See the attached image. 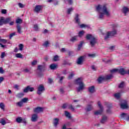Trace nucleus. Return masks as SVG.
I'll return each instance as SVG.
<instances>
[{"label":"nucleus","mask_w":129,"mask_h":129,"mask_svg":"<svg viewBox=\"0 0 129 129\" xmlns=\"http://www.w3.org/2000/svg\"><path fill=\"white\" fill-rule=\"evenodd\" d=\"M6 56H7V55H6V52H2L1 56L2 59H4V58H5Z\"/></svg>","instance_id":"nucleus-53"},{"label":"nucleus","mask_w":129,"mask_h":129,"mask_svg":"<svg viewBox=\"0 0 129 129\" xmlns=\"http://www.w3.org/2000/svg\"><path fill=\"white\" fill-rule=\"evenodd\" d=\"M70 42L72 43H75V42H77L78 41V35H75L72 37L70 39Z\"/></svg>","instance_id":"nucleus-16"},{"label":"nucleus","mask_w":129,"mask_h":129,"mask_svg":"<svg viewBox=\"0 0 129 129\" xmlns=\"http://www.w3.org/2000/svg\"><path fill=\"white\" fill-rule=\"evenodd\" d=\"M64 115L68 118H69V119H71V118H72V116H71V114L68 111H64Z\"/></svg>","instance_id":"nucleus-23"},{"label":"nucleus","mask_w":129,"mask_h":129,"mask_svg":"<svg viewBox=\"0 0 129 129\" xmlns=\"http://www.w3.org/2000/svg\"><path fill=\"white\" fill-rule=\"evenodd\" d=\"M56 79H58V82L59 84H62L63 83V80L65 79V77L61 76V74H56Z\"/></svg>","instance_id":"nucleus-7"},{"label":"nucleus","mask_w":129,"mask_h":129,"mask_svg":"<svg viewBox=\"0 0 129 129\" xmlns=\"http://www.w3.org/2000/svg\"><path fill=\"white\" fill-rule=\"evenodd\" d=\"M37 60H33L32 62H31V65L32 66H35V65H37Z\"/></svg>","instance_id":"nucleus-55"},{"label":"nucleus","mask_w":129,"mask_h":129,"mask_svg":"<svg viewBox=\"0 0 129 129\" xmlns=\"http://www.w3.org/2000/svg\"><path fill=\"white\" fill-rule=\"evenodd\" d=\"M61 107H62V108H63V109H65V108H66V107H67V104L64 103V104H62Z\"/></svg>","instance_id":"nucleus-63"},{"label":"nucleus","mask_w":129,"mask_h":129,"mask_svg":"<svg viewBox=\"0 0 129 129\" xmlns=\"http://www.w3.org/2000/svg\"><path fill=\"white\" fill-rule=\"evenodd\" d=\"M4 21V17H1L0 19V26H3L4 24H5Z\"/></svg>","instance_id":"nucleus-50"},{"label":"nucleus","mask_w":129,"mask_h":129,"mask_svg":"<svg viewBox=\"0 0 129 129\" xmlns=\"http://www.w3.org/2000/svg\"><path fill=\"white\" fill-rule=\"evenodd\" d=\"M49 68H50V69L51 70H55V69H56V68H57V64H56L55 63H52L50 65Z\"/></svg>","instance_id":"nucleus-30"},{"label":"nucleus","mask_w":129,"mask_h":129,"mask_svg":"<svg viewBox=\"0 0 129 129\" xmlns=\"http://www.w3.org/2000/svg\"><path fill=\"white\" fill-rule=\"evenodd\" d=\"M105 80H110V79L113 78V75L112 74L104 76Z\"/></svg>","instance_id":"nucleus-25"},{"label":"nucleus","mask_w":129,"mask_h":129,"mask_svg":"<svg viewBox=\"0 0 129 129\" xmlns=\"http://www.w3.org/2000/svg\"><path fill=\"white\" fill-rule=\"evenodd\" d=\"M44 60L46 62H48V61H49V56H45L44 58Z\"/></svg>","instance_id":"nucleus-62"},{"label":"nucleus","mask_w":129,"mask_h":129,"mask_svg":"<svg viewBox=\"0 0 129 129\" xmlns=\"http://www.w3.org/2000/svg\"><path fill=\"white\" fill-rule=\"evenodd\" d=\"M29 101V99L28 98H24L21 100V101L23 103H27L28 101Z\"/></svg>","instance_id":"nucleus-40"},{"label":"nucleus","mask_w":129,"mask_h":129,"mask_svg":"<svg viewBox=\"0 0 129 129\" xmlns=\"http://www.w3.org/2000/svg\"><path fill=\"white\" fill-rule=\"evenodd\" d=\"M98 105L100 109L98 110L97 111H96L94 112L95 115H99L100 114H102V112H103V106L101 105V104H100V102H98Z\"/></svg>","instance_id":"nucleus-5"},{"label":"nucleus","mask_w":129,"mask_h":129,"mask_svg":"<svg viewBox=\"0 0 129 129\" xmlns=\"http://www.w3.org/2000/svg\"><path fill=\"white\" fill-rule=\"evenodd\" d=\"M11 21H12V18L11 17H8V18H6V19H5V18H4V25H7V24H9V23H10V22H11Z\"/></svg>","instance_id":"nucleus-22"},{"label":"nucleus","mask_w":129,"mask_h":129,"mask_svg":"<svg viewBox=\"0 0 129 129\" xmlns=\"http://www.w3.org/2000/svg\"><path fill=\"white\" fill-rule=\"evenodd\" d=\"M53 123L54 126H55V127H57V125L59 124V118H55L53 119Z\"/></svg>","instance_id":"nucleus-21"},{"label":"nucleus","mask_w":129,"mask_h":129,"mask_svg":"<svg viewBox=\"0 0 129 129\" xmlns=\"http://www.w3.org/2000/svg\"><path fill=\"white\" fill-rule=\"evenodd\" d=\"M74 19L76 24H78V25H80V18H79V14H76Z\"/></svg>","instance_id":"nucleus-14"},{"label":"nucleus","mask_w":129,"mask_h":129,"mask_svg":"<svg viewBox=\"0 0 129 129\" xmlns=\"http://www.w3.org/2000/svg\"><path fill=\"white\" fill-rule=\"evenodd\" d=\"M43 91H45V87H44V85L41 84L38 87L37 93L38 95H41Z\"/></svg>","instance_id":"nucleus-6"},{"label":"nucleus","mask_w":129,"mask_h":129,"mask_svg":"<svg viewBox=\"0 0 129 129\" xmlns=\"http://www.w3.org/2000/svg\"><path fill=\"white\" fill-rule=\"evenodd\" d=\"M34 90H35L34 88L31 87V86H28L23 90V92L25 93H27V92H29V91L32 92V91H34Z\"/></svg>","instance_id":"nucleus-11"},{"label":"nucleus","mask_w":129,"mask_h":129,"mask_svg":"<svg viewBox=\"0 0 129 129\" xmlns=\"http://www.w3.org/2000/svg\"><path fill=\"white\" fill-rule=\"evenodd\" d=\"M16 23L17 24V25H20L23 23V20L21 18H18L16 19Z\"/></svg>","instance_id":"nucleus-33"},{"label":"nucleus","mask_w":129,"mask_h":129,"mask_svg":"<svg viewBox=\"0 0 129 129\" xmlns=\"http://www.w3.org/2000/svg\"><path fill=\"white\" fill-rule=\"evenodd\" d=\"M88 90L90 93H94L95 92V87L94 86H92L88 88Z\"/></svg>","instance_id":"nucleus-20"},{"label":"nucleus","mask_w":129,"mask_h":129,"mask_svg":"<svg viewBox=\"0 0 129 129\" xmlns=\"http://www.w3.org/2000/svg\"><path fill=\"white\" fill-rule=\"evenodd\" d=\"M120 106L122 109H126L128 108L127 101L125 100H123L122 103L120 104Z\"/></svg>","instance_id":"nucleus-8"},{"label":"nucleus","mask_w":129,"mask_h":129,"mask_svg":"<svg viewBox=\"0 0 129 129\" xmlns=\"http://www.w3.org/2000/svg\"><path fill=\"white\" fill-rule=\"evenodd\" d=\"M0 108H1V109H3V110H5V104L4 103H0Z\"/></svg>","instance_id":"nucleus-49"},{"label":"nucleus","mask_w":129,"mask_h":129,"mask_svg":"<svg viewBox=\"0 0 129 129\" xmlns=\"http://www.w3.org/2000/svg\"><path fill=\"white\" fill-rule=\"evenodd\" d=\"M19 50L20 51H23V49L24 48V44H20L19 45Z\"/></svg>","instance_id":"nucleus-52"},{"label":"nucleus","mask_w":129,"mask_h":129,"mask_svg":"<svg viewBox=\"0 0 129 129\" xmlns=\"http://www.w3.org/2000/svg\"><path fill=\"white\" fill-rule=\"evenodd\" d=\"M0 123L2 124V125H5L7 123V122L6 121L5 119H2L0 121Z\"/></svg>","instance_id":"nucleus-48"},{"label":"nucleus","mask_w":129,"mask_h":129,"mask_svg":"<svg viewBox=\"0 0 129 129\" xmlns=\"http://www.w3.org/2000/svg\"><path fill=\"white\" fill-rule=\"evenodd\" d=\"M23 103L22 101L16 103V105H17V106H19V107H22V106H23Z\"/></svg>","instance_id":"nucleus-42"},{"label":"nucleus","mask_w":129,"mask_h":129,"mask_svg":"<svg viewBox=\"0 0 129 129\" xmlns=\"http://www.w3.org/2000/svg\"><path fill=\"white\" fill-rule=\"evenodd\" d=\"M83 44H84V41H81L80 44L78 45V50L80 51L81 50V48H82V46H83Z\"/></svg>","instance_id":"nucleus-32"},{"label":"nucleus","mask_w":129,"mask_h":129,"mask_svg":"<svg viewBox=\"0 0 129 129\" xmlns=\"http://www.w3.org/2000/svg\"><path fill=\"white\" fill-rule=\"evenodd\" d=\"M24 95H25V94H24V93H20L17 95V96L19 98H21V97H23Z\"/></svg>","instance_id":"nucleus-47"},{"label":"nucleus","mask_w":129,"mask_h":129,"mask_svg":"<svg viewBox=\"0 0 129 129\" xmlns=\"http://www.w3.org/2000/svg\"><path fill=\"white\" fill-rule=\"evenodd\" d=\"M114 96L115 97V98H117L118 99L120 97V93H116L114 95Z\"/></svg>","instance_id":"nucleus-45"},{"label":"nucleus","mask_w":129,"mask_h":129,"mask_svg":"<svg viewBox=\"0 0 129 129\" xmlns=\"http://www.w3.org/2000/svg\"><path fill=\"white\" fill-rule=\"evenodd\" d=\"M23 123H24V124H27V120H26L25 118H23L22 120V122Z\"/></svg>","instance_id":"nucleus-61"},{"label":"nucleus","mask_w":129,"mask_h":129,"mask_svg":"<svg viewBox=\"0 0 129 129\" xmlns=\"http://www.w3.org/2000/svg\"><path fill=\"white\" fill-rule=\"evenodd\" d=\"M15 57H16V58H20V59H22V58H23V55L21 54V53H16L15 54Z\"/></svg>","instance_id":"nucleus-39"},{"label":"nucleus","mask_w":129,"mask_h":129,"mask_svg":"<svg viewBox=\"0 0 129 129\" xmlns=\"http://www.w3.org/2000/svg\"><path fill=\"white\" fill-rule=\"evenodd\" d=\"M49 45H50V42L48 41H46L42 44V46L45 48H48Z\"/></svg>","instance_id":"nucleus-29"},{"label":"nucleus","mask_w":129,"mask_h":129,"mask_svg":"<svg viewBox=\"0 0 129 129\" xmlns=\"http://www.w3.org/2000/svg\"><path fill=\"white\" fill-rule=\"evenodd\" d=\"M7 42H8V40H7V39H2V37L0 36V43H3V44H7Z\"/></svg>","instance_id":"nucleus-38"},{"label":"nucleus","mask_w":129,"mask_h":129,"mask_svg":"<svg viewBox=\"0 0 129 129\" xmlns=\"http://www.w3.org/2000/svg\"><path fill=\"white\" fill-rule=\"evenodd\" d=\"M17 33L18 34H22V26L20 24H17Z\"/></svg>","instance_id":"nucleus-24"},{"label":"nucleus","mask_w":129,"mask_h":129,"mask_svg":"<svg viewBox=\"0 0 129 129\" xmlns=\"http://www.w3.org/2000/svg\"><path fill=\"white\" fill-rule=\"evenodd\" d=\"M38 119V114L34 113L32 114L31 117V121H32L33 122H36Z\"/></svg>","instance_id":"nucleus-18"},{"label":"nucleus","mask_w":129,"mask_h":129,"mask_svg":"<svg viewBox=\"0 0 129 129\" xmlns=\"http://www.w3.org/2000/svg\"><path fill=\"white\" fill-rule=\"evenodd\" d=\"M84 59H85V56H81L79 57L77 60V64L78 65H83V62H84Z\"/></svg>","instance_id":"nucleus-9"},{"label":"nucleus","mask_w":129,"mask_h":129,"mask_svg":"<svg viewBox=\"0 0 129 129\" xmlns=\"http://www.w3.org/2000/svg\"><path fill=\"white\" fill-rule=\"evenodd\" d=\"M34 31L36 32H38V31H39V26H38V24L34 25Z\"/></svg>","instance_id":"nucleus-44"},{"label":"nucleus","mask_w":129,"mask_h":129,"mask_svg":"<svg viewBox=\"0 0 129 129\" xmlns=\"http://www.w3.org/2000/svg\"><path fill=\"white\" fill-rule=\"evenodd\" d=\"M74 10V9H73V8H69L67 11V13L68 15H70V14H71V12H73Z\"/></svg>","instance_id":"nucleus-43"},{"label":"nucleus","mask_w":129,"mask_h":129,"mask_svg":"<svg viewBox=\"0 0 129 129\" xmlns=\"http://www.w3.org/2000/svg\"><path fill=\"white\" fill-rule=\"evenodd\" d=\"M128 115V114H127V113H122L121 114H120V117L121 118H124L126 119Z\"/></svg>","instance_id":"nucleus-28"},{"label":"nucleus","mask_w":129,"mask_h":129,"mask_svg":"<svg viewBox=\"0 0 129 129\" xmlns=\"http://www.w3.org/2000/svg\"><path fill=\"white\" fill-rule=\"evenodd\" d=\"M53 61H54L55 62H57V61H59V56L58 55H55L53 57Z\"/></svg>","instance_id":"nucleus-46"},{"label":"nucleus","mask_w":129,"mask_h":129,"mask_svg":"<svg viewBox=\"0 0 129 129\" xmlns=\"http://www.w3.org/2000/svg\"><path fill=\"white\" fill-rule=\"evenodd\" d=\"M96 11L98 13V19H99V20H103L104 15L107 17L110 16L109 10L107 9V7H106L105 5L103 6L98 5L96 7Z\"/></svg>","instance_id":"nucleus-1"},{"label":"nucleus","mask_w":129,"mask_h":129,"mask_svg":"<svg viewBox=\"0 0 129 129\" xmlns=\"http://www.w3.org/2000/svg\"><path fill=\"white\" fill-rule=\"evenodd\" d=\"M75 75V74H74V72H72L69 76H68V79L69 80H71L73 78V77Z\"/></svg>","instance_id":"nucleus-34"},{"label":"nucleus","mask_w":129,"mask_h":129,"mask_svg":"<svg viewBox=\"0 0 129 129\" xmlns=\"http://www.w3.org/2000/svg\"><path fill=\"white\" fill-rule=\"evenodd\" d=\"M88 57H91V58H94L95 57V54H88Z\"/></svg>","instance_id":"nucleus-57"},{"label":"nucleus","mask_w":129,"mask_h":129,"mask_svg":"<svg viewBox=\"0 0 129 129\" xmlns=\"http://www.w3.org/2000/svg\"><path fill=\"white\" fill-rule=\"evenodd\" d=\"M42 6L41 5H36L35 7L34 11L35 13H39L42 11Z\"/></svg>","instance_id":"nucleus-17"},{"label":"nucleus","mask_w":129,"mask_h":129,"mask_svg":"<svg viewBox=\"0 0 129 129\" xmlns=\"http://www.w3.org/2000/svg\"><path fill=\"white\" fill-rule=\"evenodd\" d=\"M18 6L19 8H21V9H23V8H24V5H23L22 3H19Z\"/></svg>","instance_id":"nucleus-64"},{"label":"nucleus","mask_w":129,"mask_h":129,"mask_svg":"<svg viewBox=\"0 0 129 129\" xmlns=\"http://www.w3.org/2000/svg\"><path fill=\"white\" fill-rule=\"evenodd\" d=\"M110 73H111V74H113V73H118V69H114L113 70H111L110 71Z\"/></svg>","instance_id":"nucleus-37"},{"label":"nucleus","mask_w":129,"mask_h":129,"mask_svg":"<svg viewBox=\"0 0 129 129\" xmlns=\"http://www.w3.org/2000/svg\"><path fill=\"white\" fill-rule=\"evenodd\" d=\"M69 109H71V110H72L73 111H74V110H75V108H74L72 104H70L69 105Z\"/></svg>","instance_id":"nucleus-51"},{"label":"nucleus","mask_w":129,"mask_h":129,"mask_svg":"<svg viewBox=\"0 0 129 129\" xmlns=\"http://www.w3.org/2000/svg\"><path fill=\"white\" fill-rule=\"evenodd\" d=\"M87 27H88V25H85V24H83L80 25V27L81 28H86Z\"/></svg>","instance_id":"nucleus-58"},{"label":"nucleus","mask_w":129,"mask_h":129,"mask_svg":"<svg viewBox=\"0 0 129 129\" xmlns=\"http://www.w3.org/2000/svg\"><path fill=\"white\" fill-rule=\"evenodd\" d=\"M118 73H119L121 75H124L126 74V71L124 70V69L121 68L118 69Z\"/></svg>","instance_id":"nucleus-19"},{"label":"nucleus","mask_w":129,"mask_h":129,"mask_svg":"<svg viewBox=\"0 0 129 129\" xmlns=\"http://www.w3.org/2000/svg\"><path fill=\"white\" fill-rule=\"evenodd\" d=\"M86 39L90 41V46L93 48L95 47V45L97 44V38H96L94 35L90 34H87L86 36Z\"/></svg>","instance_id":"nucleus-3"},{"label":"nucleus","mask_w":129,"mask_h":129,"mask_svg":"<svg viewBox=\"0 0 129 129\" xmlns=\"http://www.w3.org/2000/svg\"><path fill=\"white\" fill-rule=\"evenodd\" d=\"M129 10L127 7H123L122 9V13L124 14V16H126V14L128 13Z\"/></svg>","instance_id":"nucleus-27"},{"label":"nucleus","mask_w":129,"mask_h":129,"mask_svg":"<svg viewBox=\"0 0 129 129\" xmlns=\"http://www.w3.org/2000/svg\"><path fill=\"white\" fill-rule=\"evenodd\" d=\"M23 72H24V73H28L29 74H32V72H31V70L28 68H25L23 70Z\"/></svg>","instance_id":"nucleus-36"},{"label":"nucleus","mask_w":129,"mask_h":129,"mask_svg":"<svg viewBox=\"0 0 129 129\" xmlns=\"http://www.w3.org/2000/svg\"><path fill=\"white\" fill-rule=\"evenodd\" d=\"M48 82L49 84H52L54 82V81H53V79H52L51 78H48Z\"/></svg>","instance_id":"nucleus-54"},{"label":"nucleus","mask_w":129,"mask_h":129,"mask_svg":"<svg viewBox=\"0 0 129 129\" xmlns=\"http://www.w3.org/2000/svg\"><path fill=\"white\" fill-rule=\"evenodd\" d=\"M67 2L69 5H73V0H67Z\"/></svg>","instance_id":"nucleus-60"},{"label":"nucleus","mask_w":129,"mask_h":129,"mask_svg":"<svg viewBox=\"0 0 129 129\" xmlns=\"http://www.w3.org/2000/svg\"><path fill=\"white\" fill-rule=\"evenodd\" d=\"M117 28V25L114 24L113 25V29L110 31H108L106 35L104 37V39L107 41V40H108L109 38H111V37H114V36L117 35V29H116Z\"/></svg>","instance_id":"nucleus-2"},{"label":"nucleus","mask_w":129,"mask_h":129,"mask_svg":"<svg viewBox=\"0 0 129 129\" xmlns=\"http://www.w3.org/2000/svg\"><path fill=\"white\" fill-rule=\"evenodd\" d=\"M125 86V83L124 82H122L120 83V84L118 85L119 88H123Z\"/></svg>","instance_id":"nucleus-35"},{"label":"nucleus","mask_w":129,"mask_h":129,"mask_svg":"<svg viewBox=\"0 0 129 129\" xmlns=\"http://www.w3.org/2000/svg\"><path fill=\"white\" fill-rule=\"evenodd\" d=\"M2 14H3L4 15H6L7 14V10L6 9H2L1 10Z\"/></svg>","instance_id":"nucleus-56"},{"label":"nucleus","mask_w":129,"mask_h":129,"mask_svg":"<svg viewBox=\"0 0 129 129\" xmlns=\"http://www.w3.org/2000/svg\"><path fill=\"white\" fill-rule=\"evenodd\" d=\"M33 111L35 113H40L44 111V108L41 107H37L33 109Z\"/></svg>","instance_id":"nucleus-12"},{"label":"nucleus","mask_w":129,"mask_h":129,"mask_svg":"<svg viewBox=\"0 0 129 129\" xmlns=\"http://www.w3.org/2000/svg\"><path fill=\"white\" fill-rule=\"evenodd\" d=\"M37 70L39 71V72H44L45 70H46V66L44 65H39L37 67Z\"/></svg>","instance_id":"nucleus-13"},{"label":"nucleus","mask_w":129,"mask_h":129,"mask_svg":"<svg viewBox=\"0 0 129 129\" xmlns=\"http://www.w3.org/2000/svg\"><path fill=\"white\" fill-rule=\"evenodd\" d=\"M104 80H105L104 76H100L98 78L97 81L98 83H102V81H104Z\"/></svg>","instance_id":"nucleus-26"},{"label":"nucleus","mask_w":129,"mask_h":129,"mask_svg":"<svg viewBox=\"0 0 129 129\" xmlns=\"http://www.w3.org/2000/svg\"><path fill=\"white\" fill-rule=\"evenodd\" d=\"M107 120H108V117L106 115H103L101 119L100 120V122L102 124H104L107 122Z\"/></svg>","instance_id":"nucleus-10"},{"label":"nucleus","mask_w":129,"mask_h":129,"mask_svg":"<svg viewBox=\"0 0 129 129\" xmlns=\"http://www.w3.org/2000/svg\"><path fill=\"white\" fill-rule=\"evenodd\" d=\"M85 33V32L84 30L80 31L78 33V37H79L80 38H81L83 37V35Z\"/></svg>","instance_id":"nucleus-31"},{"label":"nucleus","mask_w":129,"mask_h":129,"mask_svg":"<svg viewBox=\"0 0 129 129\" xmlns=\"http://www.w3.org/2000/svg\"><path fill=\"white\" fill-rule=\"evenodd\" d=\"M16 35V32H13L12 33H11L10 35V39H12V38H13V37H14V36Z\"/></svg>","instance_id":"nucleus-59"},{"label":"nucleus","mask_w":129,"mask_h":129,"mask_svg":"<svg viewBox=\"0 0 129 129\" xmlns=\"http://www.w3.org/2000/svg\"><path fill=\"white\" fill-rule=\"evenodd\" d=\"M92 109H93V106H92L91 104H88L85 109V110L87 112H89V111H91Z\"/></svg>","instance_id":"nucleus-15"},{"label":"nucleus","mask_w":129,"mask_h":129,"mask_svg":"<svg viewBox=\"0 0 129 129\" xmlns=\"http://www.w3.org/2000/svg\"><path fill=\"white\" fill-rule=\"evenodd\" d=\"M23 118H22V117H18L16 118V121L17 122H18V123H21V122H22V120Z\"/></svg>","instance_id":"nucleus-41"},{"label":"nucleus","mask_w":129,"mask_h":129,"mask_svg":"<svg viewBox=\"0 0 129 129\" xmlns=\"http://www.w3.org/2000/svg\"><path fill=\"white\" fill-rule=\"evenodd\" d=\"M75 83L76 85H79V86L77 88V92H80L84 89V83H83L82 78H79L75 80Z\"/></svg>","instance_id":"nucleus-4"}]
</instances>
